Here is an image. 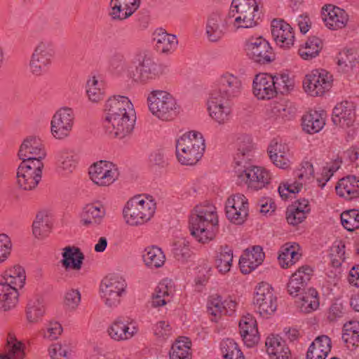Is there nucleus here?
<instances>
[{"label":"nucleus","mask_w":359,"mask_h":359,"mask_svg":"<svg viewBox=\"0 0 359 359\" xmlns=\"http://www.w3.org/2000/svg\"><path fill=\"white\" fill-rule=\"evenodd\" d=\"M237 306L236 302L229 297L223 299L218 294L212 295L208 303V312L212 316L211 320L217 322L222 315H231Z\"/></svg>","instance_id":"nucleus-25"},{"label":"nucleus","mask_w":359,"mask_h":359,"mask_svg":"<svg viewBox=\"0 0 359 359\" xmlns=\"http://www.w3.org/2000/svg\"><path fill=\"white\" fill-rule=\"evenodd\" d=\"M141 0H111L109 15L114 20L130 18L140 7Z\"/></svg>","instance_id":"nucleus-28"},{"label":"nucleus","mask_w":359,"mask_h":359,"mask_svg":"<svg viewBox=\"0 0 359 359\" xmlns=\"http://www.w3.org/2000/svg\"><path fill=\"white\" fill-rule=\"evenodd\" d=\"M191 235L196 242L208 244L219 232V217L217 208L212 203L204 201L194 206L189 219Z\"/></svg>","instance_id":"nucleus-1"},{"label":"nucleus","mask_w":359,"mask_h":359,"mask_svg":"<svg viewBox=\"0 0 359 359\" xmlns=\"http://www.w3.org/2000/svg\"><path fill=\"white\" fill-rule=\"evenodd\" d=\"M235 174L237 182L241 185H245L248 189L259 191L271 183L272 174L264 167L253 165H243L235 167Z\"/></svg>","instance_id":"nucleus-7"},{"label":"nucleus","mask_w":359,"mask_h":359,"mask_svg":"<svg viewBox=\"0 0 359 359\" xmlns=\"http://www.w3.org/2000/svg\"><path fill=\"white\" fill-rule=\"evenodd\" d=\"M154 41L157 51L164 54L175 51L178 44L175 35L168 34L162 29H157L154 32Z\"/></svg>","instance_id":"nucleus-38"},{"label":"nucleus","mask_w":359,"mask_h":359,"mask_svg":"<svg viewBox=\"0 0 359 359\" xmlns=\"http://www.w3.org/2000/svg\"><path fill=\"white\" fill-rule=\"evenodd\" d=\"M206 106L210 118L217 126H223L231 122L233 111L231 100L219 97L217 93H209Z\"/></svg>","instance_id":"nucleus-10"},{"label":"nucleus","mask_w":359,"mask_h":359,"mask_svg":"<svg viewBox=\"0 0 359 359\" xmlns=\"http://www.w3.org/2000/svg\"><path fill=\"white\" fill-rule=\"evenodd\" d=\"M272 37L276 45L284 49L293 46L295 40L292 26L282 19H273L271 23Z\"/></svg>","instance_id":"nucleus-23"},{"label":"nucleus","mask_w":359,"mask_h":359,"mask_svg":"<svg viewBox=\"0 0 359 359\" xmlns=\"http://www.w3.org/2000/svg\"><path fill=\"white\" fill-rule=\"evenodd\" d=\"M83 259L84 255L79 248L69 245L62 249L60 263L65 269L80 270Z\"/></svg>","instance_id":"nucleus-37"},{"label":"nucleus","mask_w":359,"mask_h":359,"mask_svg":"<svg viewBox=\"0 0 359 359\" xmlns=\"http://www.w3.org/2000/svg\"><path fill=\"white\" fill-rule=\"evenodd\" d=\"M137 324L133 320L118 316L108 326L107 332L115 341H124L132 339L138 332Z\"/></svg>","instance_id":"nucleus-19"},{"label":"nucleus","mask_w":359,"mask_h":359,"mask_svg":"<svg viewBox=\"0 0 359 359\" xmlns=\"http://www.w3.org/2000/svg\"><path fill=\"white\" fill-rule=\"evenodd\" d=\"M267 152L270 160L277 168L287 169L290 167V147L287 144L273 140L268 147Z\"/></svg>","instance_id":"nucleus-27"},{"label":"nucleus","mask_w":359,"mask_h":359,"mask_svg":"<svg viewBox=\"0 0 359 359\" xmlns=\"http://www.w3.org/2000/svg\"><path fill=\"white\" fill-rule=\"evenodd\" d=\"M43 162L22 161L17 170V184L24 190L36 188L41 179Z\"/></svg>","instance_id":"nucleus-14"},{"label":"nucleus","mask_w":359,"mask_h":359,"mask_svg":"<svg viewBox=\"0 0 359 359\" xmlns=\"http://www.w3.org/2000/svg\"><path fill=\"white\" fill-rule=\"evenodd\" d=\"M307 217L304 214V210L301 211L299 209H294L291 207L288 208L286 212V219L287 222L293 226L298 225L302 223Z\"/></svg>","instance_id":"nucleus-64"},{"label":"nucleus","mask_w":359,"mask_h":359,"mask_svg":"<svg viewBox=\"0 0 359 359\" xmlns=\"http://www.w3.org/2000/svg\"><path fill=\"white\" fill-rule=\"evenodd\" d=\"M75 114L74 110L67 107L58 109L50 120V133L56 140L68 137L74 128Z\"/></svg>","instance_id":"nucleus-13"},{"label":"nucleus","mask_w":359,"mask_h":359,"mask_svg":"<svg viewBox=\"0 0 359 359\" xmlns=\"http://www.w3.org/2000/svg\"><path fill=\"white\" fill-rule=\"evenodd\" d=\"M105 215V208L100 203L86 204L80 214L81 223L86 226L100 224Z\"/></svg>","instance_id":"nucleus-34"},{"label":"nucleus","mask_w":359,"mask_h":359,"mask_svg":"<svg viewBox=\"0 0 359 359\" xmlns=\"http://www.w3.org/2000/svg\"><path fill=\"white\" fill-rule=\"evenodd\" d=\"M253 301L260 315L264 317L273 314L277 309L273 289L266 282H261L255 287Z\"/></svg>","instance_id":"nucleus-17"},{"label":"nucleus","mask_w":359,"mask_h":359,"mask_svg":"<svg viewBox=\"0 0 359 359\" xmlns=\"http://www.w3.org/2000/svg\"><path fill=\"white\" fill-rule=\"evenodd\" d=\"M229 17L233 18L232 25L236 29L255 27L260 18L259 6L256 0H233Z\"/></svg>","instance_id":"nucleus-6"},{"label":"nucleus","mask_w":359,"mask_h":359,"mask_svg":"<svg viewBox=\"0 0 359 359\" xmlns=\"http://www.w3.org/2000/svg\"><path fill=\"white\" fill-rule=\"evenodd\" d=\"M147 104L150 113L161 121H172L181 113L182 107L170 92L154 89L147 96Z\"/></svg>","instance_id":"nucleus-2"},{"label":"nucleus","mask_w":359,"mask_h":359,"mask_svg":"<svg viewBox=\"0 0 359 359\" xmlns=\"http://www.w3.org/2000/svg\"><path fill=\"white\" fill-rule=\"evenodd\" d=\"M237 151L234 156L236 167L250 165L254 156V144L248 135H242L237 139Z\"/></svg>","instance_id":"nucleus-33"},{"label":"nucleus","mask_w":359,"mask_h":359,"mask_svg":"<svg viewBox=\"0 0 359 359\" xmlns=\"http://www.w3.org/2000/svg\"><path fill=\"white\" fill-rule=\"evenodd\" d=\"M226 218L236 225L243 224L249 215L248 200L243 194L229 196L225 202Z\"/></svg>","instance_id":"nucleus-18"},{"label":"nucleus","mask_w":359,"mask_h":359,"mask_svg":"<svg viewBox=\"0 0 359 359\" xmlns=\"http://www.w3.org/2000/svg\"><path fill=\"white\" fill-rule=\"evenodd\" d=\"M342 226L348 231H353L359 228V211L350 210L341 214Z\"/></svg>","instance_id":"nucleus-59"},{"label":"nucleus","mask_w":359,"mask_h":359,"mask_svg":"<svg viewBox=\"0 0 359 359\" xmlns=\"http://www.w3.org/2000/svg\"><path fill=\"white\" fill-rule=\"evenodd\" d=\"M264 253L260 246L256 245L246 249L239 259V266L243 274H248L264 261Z\"/></svg>","instance_id":"nucleus-30"},{"label":"nucleus","mask_w":359,"mask_h":359,"mask_svg":"<svg viewBox=\"0 0 359 359\" xmlns=\"http://www.w3.org/2000/svg\"><path fill=\"white\" fill-rule=\"evenodd\" d=\"M62 332V327L58 322H50L41 330V336L48 340L57 339Z\"/></svg>","instance_id":"nucleus-62"},{"label":"nucleus","mask_w":359,"mask_h":359,"mask_svg":"<svg viewBox=\"0 0 359 359\" xmlns=\"http://www.w3.org/2000/svg\"><path fill=\"white\" fill-rule=\"evenodd\" d=\"M135 111L133 104L128 97L114 95L109 97L104 106V116L130 114Z\"/></svg>","instance_id":"nucleus-32"},{"label":"nucleus","mask_w":359,"mask_h":359,"mask_svg":"<svg viewBox=\"0 0 359 359\" xmlns=\"http://www.w3.org/2000/svg\"><path fill=\"white\" fill-rule=\"evenodd\" d=\"M358 60V53L352 49L340 52L337 62L339 71L344 73L350 72L355 67Z\"/></svg>","instance_id":"nucleus-53"},{"label":"nucleus","mask_w":359,"mask_h":359,"mask_svg":"<svg viewBox=\"0 0 359 359\" xmlns=\"http://www.w3.org/2000/svg\"><path fill=\"white\" fill-rule=\"evenodd\" d=\"M342 339L350 349H353L359 343V322L351 320L344 324Z\"/></svg>","instance_id":"nucleus-52"},{"label":"nucleus","mask_w":359,"mask_h":359,"mask_svg":"<svg viewBox=\"0 0 359 359\" xmlns=\"http://www.w3.org/2000/svg\"><path fill=\"white\" fill-rule=\"evenodd\" d=\"M156 203L151 196L138 195L126 203L123 210L125 222L131 226H138L148 222L154 215Z\"/></svg>","instance_id":"nucleus-3"},{"label":"nucleus","mask_w":359,"mask_h":359,"mask_svg":"<svg viewBox=\"0 0 359 359\" xmlns=\"http://www.w3.org/2000/svg\"><path fill=\"white\" fill-rule=\"evenodd\" d=\"M332 75L323 69H313L304 77L302 87L304 92L312 97H320L332 86Z\"/></svg>","instance_id":"nucleus-8"},{"label":"nucleus","mask_w":359,"mask_h":359,"mask_svg":"<svg viewBox=\"0 0 359 359\" xmlns=\"http://www.w3.org/2000/svg\"><path fill=\"white\" fill-rule=\"evenodd\" d=\"M191 341L186 337H180L172 344L170 351V359H191Z\"/></svg>","instance_id":"nucleus-55"},{"label":"nucleus","mask_w":359,"mask_h":359,"mask_svg":"<svg viewBox=\"0 0 359 359\" xmlns=\"http://www.w3.org/2000/svg\"><path fill=\"white\" fill-rule=\"evenodd\" d=\"M245 50L250 59L259 63L270 62L274 57L269 43L262 36H252L246 40Z\"/></svg>","instance_id":"nucleus-20"},{"label":"nucleus","mask_w":359,"mask_h":359,"mask_svg":"<svg viewBox=\"0 0 359 359\" xmlns=\"http://www.w3.org/2000/svg\"><path fill=\"white\" fill-rule=\"evenodd\" d=\"M221 351L224 359H245L238 344L231 339L223 340L221 343Z\"/></svg>","instance_id":"nucleus-58"},{"label":"nucleus","mask_w":359,"mask_h":359,"mask_svg":"<svg viewBox=\"0 0 359 359\" xmlns=\"http://www.w3.org/2000/svg\"><path fill=\"white\" fill-rule=\"evenodd\" d=\"M273 75L259 73L255 75L252 81V93L255 97L261 100H269L276 97Z\"/></svg>","instance_id":"nucleus-24"},{"label":"nucleus","mask_w":359,"mask_h":359,"mask_svg":"<svg viewBox=\"0 0 359 359\" xmlns=\"http://www.w3.org/2000/svg\"><path fill=\"white\" fill-rule=\"evenodd\" d=\"M142 258L144 264L149 269L161 268L166 260L164 252L156 245L147 247L142 252Z\"/></svg>","instance_id":"nucleus-41"},{"label":"nucleus","mask_w":359,"mask_h":359,"mask_svg":"<svg viewBox=\"0 0 359 359\" xmlns=\"http://www.w3.org/2000/svg\"><path fill=\"white\" fill-rule=\"evenodd\" d=\"M295 180L293 182L297 187L296 191H300L304 184L309 183L314 177V168L309 161L302 162L294 172Z\"/></svg>","instance_id":"nucleus-50"},{"label":"nucleus","mask_w":359,"mask_h":359,"mask_svg":"<svg viewBox=\"0 0 359 359\" xmlns=\"http://www.w3.org/2000/svg\"><path fill=\"white\" fill-rule=\"evenodd\" d=\"M57 169L62 175H67L76 169L77 160L72 151L61 149L57 154Z\"/></svg>","instance_id":"nucleus-43"},{"label":"nucleus","mask_w":359,"mask_h":359,"mask_svg":"<svg viewBox=\"0 0 359 359\" xmlns=\"http://www.w3.org/2000/svg\"><path fill=\"white\" fill-rule=\"evenodd\" d=\"M25 346L13 334H8L6 344L0 354V359H21L25 355Z\"/></svg>","instance_id":"nucleus-49"},{"label":"nucleus","mask_w":359,"mask_h":359,"mask_svg":"<svg viewBox=\"0 0 359 359\" xmlns=\"http://www.w3.org/2000/svg\"><path fill=\"white\" fill-rule=\"evenodd\" d=\"M355 117V107L353 102L344 101L338 103L332 111V121L341 128L351 126Z\"/></svg>","instance_id":"nucleus-29"},{"label":"nucleus","mask_w":359,"mask_h":359,"mask_svg":"<svg viewBox=\"0 0 359 359\" xmlns=\"http://www.w3.org/2000/svg\"><path fill=\"white\" fill-rule=\"evenodd\" d=\"M56 55L55 43L47 39L39 41L31 54L28 68L34 76H41L50 69Z\"/></svg>","instance_id":"nucleus-5"},{"label":"nucleus","mask_w":359,"mask_h":359,"mask_svg":"<svg viewBox=\"0 0 359 359\" xmlns=\"http://www.w3.org/2000/svg\"><path fill=\"white\" fill-rule=\"evenodd\" d=\"M233 250L228 245L221 246L215 257V266L221 273H226L231 269L233 262Z\"/></svg>","instance_id":"nucleus-51"},{"label":"nucleus","mask_w":359,"mask_h":359,"mask_svg":"<svg viewBox=\"0 0 359 359\" xmlns=\"http://www.w3.org/2000/svg\"><path fill=\"white\" fill-rule=\"evenodd\" d=\"M1 277V282L15 286L18 290L24 286L26 280L25 271L20 265H15L6 269Z\"/></svg>","instance_id":"nucleus-45"},{"label":"nucleus","mask_w":359,"mask_h":359,"mask_svg":"<svg viewBox=\"0 0 359 359\" xmlns=\"http://www.w3.org/2000/svg\"><path fill=\"white\" fill-rule=\"evenodd\" d=\"M52 225L48 216L44 212H39L32 224V233L35 238L43 239L47 237Z\"/></svg>","instance_id":"nucleus-54"},{"label":"nucleus","mask_w":359,"mask_h":359,"mask_svg":"<svg viewBox=\"0 0 359 359\" xmlns=\"http://www.w3.org/2000/svg\"><path fill=\"white\" fill-rule=\"evenodd\" d=\"M81 303V293L78 290L71 289L65 294L64 306L68 311H74Z\"/></svg>","instance_id":"nucleus-61"},{"label":"nucleus","mask_w":359,"mask_h":359,"mask_svg":"<svg viewBox=\"0 0 359 359\" xmlns=\"http://www.w3.org/2000/svg\"><path fill=\"white\" fill-rule=\"evenodd\" d=\"M301 257L300 247L294 243H286L282 247L278 259L280 266L283 269H287L294 265Z\"/></svg>","instance_id":"nucleus-42"},{"label":"nucleus","mask_w":359,"mask_h":359,"mask_svg":"<svg viewBox=\"0 0 359 359\" xmlns=\"http://www.w3.org/2000/svg\"><path fill=\"white\" fill-rule=\"evenodd\" d=\"M18 301V290L15 286L0 281V310L9 311L13 309Z\"/></svg>","instance_id":"nucleus-40"},{"label":"nucleus","mask_w":359,"mask_h":359,"mask_svg":"<svg viewBox=\"0 0 359 359\" xmlns=\"http://www.w3.org/2000/svg\"><path fill=\"white\" fill-rule=\"evenodd\" d=\"M126 287L125 280L120 276L105 277L100 287V296L104 304L109 308L117 307L126 294Z\"/></svg>","instance_id":"nucleus-9"},{"label":"nucleus","mask_w":359,"mask_h":359,"mask_svg":"<svg viewBox=\"0 0 359 359\" xmlns=\"http://www.w3.org/2000/svg\"><path fill=\"white\" fill-rule=\"evenodd\" d=\"M18 156L22 161H39L46 156V150L43 142L36 136L26 138L22 143Z\"/></svg>","instance_id":"nucleus-21"},{"label":"nucleus","mask_w":359,"mask_h":359,"mask_svg":"<svg viewBox=\"0 0 359 359\" xmlns=\"http://www.w3.org/2000/svg\"><path fill=\"white\" fill-rule=\"evenodd\" d=\"M86 88V95L90 102L97 103L104 99L105 83L100 77L93 76L89 78Z\"/></svg>","instance_id":"nucleus-48"},{"label":"nucleus","mask_w":359,"mask_h":359,"mask_svg":"<svg viewBox=\"0 0 359 359\" xmlns=\"http://www.w3.org/2000/svg\"><path fill=\"white\" fill-rule=\"evenodd\" d=\"M239 330L244 344L248 347H252L258 343L259 336L257 320L251 314L242 317L239 322Z\"/></svg>","instance_id":"nucleus-31"},{"label":"nucleus","mask_w":359,"mask_h":359,"mask_svg":"<svg viewBox=\"0 0 359 359\" xmlns=\"http://www.w3.org/2000/svg\"><path fill=\"white\" fill-rule=\"evenodd\" d=\"M337 194L346 200L359 197V177L348 175L340 179L335 187Z\"/></svg>","instance_id":"nucleus-36"},{"label":"nucleus","mask_w":359,"mask_h":359,"mask_svg":"<svg viewBox=\"0 0 359 359\" xmlns=\"http://www.w3.org/2000/svg\"><path fill=\"white\" fill-rule=\"evenodd\" d=\"M323 46V43L320 38L311 36L299 46L298 54L302 59L311 60L319 55Z\"/></svg>","instance_id":"nucleus-47"},{"label":"nucleus","mask_w":359,"mask_h":359,"mask_svg":"<svg viewBox=\"0 0 359 359\" xmlns=\"http://www.w3.org/2000/svg\"><path fill=\"white\" fill-rule=\"evenodd\" d=\"M226 30V19L221 12H212L208 15L205 25V34L210 41H219L224 36Z\"/></svg>","instance_id":"nucleus-26"},{"label":"nucleus","mask_w":359,"mask_h":359,"mask_svg":"<svg viewBox=\"0 0 359 359\" xmlns=\"http://www.w3.org/2000/svg\"><path fill=\"white\" fill-rule=\"evenodd\" d=\"M12 248L11 238L6 233H0V264L5 262L9 258Z\"/></svg>","instance_id":"nucleus-63"},{"label":"nucleus","mask_w":359,"mask_h":359,"mask_svg":"<svg viewBox=\"0 0 359 359\" xmlns=\"http://www.w3.org/2000/svg\"><path fill=\"white\" fill-rule=\"evenodd\" d=\"M46 312L43 299L34 296L28 300L26 307V318L30 323H37L42 320Z\"/></svg>","instance_id":"nucleus-46"},{"label":"nucleus","mask_w":359,"mask_h":359,"mask_svg":"<svg viewBox=\"0 0 359 359\" xmlns=\"http://www.w3.org/2000/svg\"><path fill=\"white\" fill-rule=\"evenodd\" d=\"M205 149L204 137L198 131L185 133L176 142L177 158L182 165H195L203 156Z\"/></svg>","instance_id":"nucleus-4"},{"label":"nucleus","mask_w":359,"mask_h":359,"mask_svg":"<svg viewBox=\"0 0 359 359\" xmlns=\"http://www.w3.org/2000/svg\"><path fill=\"white\" fill-rule=\"evenodd\" d=\"M331 339L327 335L318 336L310 345L307 359H325L331 351Z\"/></svg>","instance_id":"nucleus-39"},{"label":"nucleus","mask_w":359,"mask_h":359,"mask_svg":"<svg viewBox=\"0 0 359 359\" xmlns=\"http://www.w3.org/2000/svg\"><path fill=\"white\" fill-rule=\"evenodd\" d=\"M326 118L325 110H311L302 116V128L309 134L317 133L324 128Z\"/></svg>","instance_id":"nucleus-35"},{"label":"nucleus","mask_w":359,"mask_h":359,"mask_svg":"<svg viewBox=\"0 0 359 359\" xmlns=\"http://www.w3.org/2000/svg\"><path fill=\"white\" fill-rule=\"evenodd\" d=\"M139 64L136 67V74L133 80L140 84H147L160 78L166 73V67L156 62L150 56L140 53Z\"/></svg>","instance_id":"nucleus-12"},{"label":"nucleus","mask_w":359,"mask_h":359,"mask_svg":"<svg viewBox=\"0 0 359 359\" xmlns=\"http://www.w3.org/2000/svg\"><path fill=\"white\" fill-rule=\"evenodd\" d=\"M51 359H70L73 353L72 344L66 341L52 344L48 349Z\"/></svg>","instance_id":"nucleus-56"},{"label":"nucleus","mask_w":359,"mask_h":359,"mask_svg":"<svg viewBox=\"0 0 359 359\" xmlns=\"http://www.w3.org/2000/svg\"><path fill=\"white\" fill-rule=\"evenodd\" d=\"M173 288L167 280L160 282L152 295L151 306L155 308L161 307L172 301Z\"/></svg>","instance_id":"nucleus-44"},{"label":"nucleus","mask_w":359,"mask_h":359,"mask_svg":"<svg viewBox=\"0 0 359 359\" xmlns=\"http://www.w3.org/2000/svg\"><path fill=\"white\" fill-rule=\"evenodd\" d=\"M88 174L91 181L99 187H109L119 177L117 165L111 161H99L90 166Z\"/></svg>","instance_id":"nucleus-15"},{"label":"nucleus","mask_w":359,"mask_h":359,"mask_svg":"<svg viewBox=\"0 0 359 359\" xmlns=\"http://www.w3.org/2000/svg\"><path fill=\"white\" fill-rule=\"evenodd\" d=\"M135 120V111L121 115L104 116L103 127L110 136L122 139L132 133Z\"/></svg>","instance_id":"nucleus-11"},{"label":"nucleus","mask_w":359,"mask_h":359,"mask_svg":"<svg viewBox=\"0 0 359 359\" xmlns=\"http://www.w3.org/2000/svg\"><path fill=\"white\" fill-rule=\"evenodd\" d=\"M274 79V86L276 90V95L288 93L294 88V80L287 74H280L273 75Z\"/></svg>","instance_id":"nucleus-60"},{"label":"nucleus","mask_w":359,"mask_h":359,"mask_svg":"<svg viewBox=\"0 0 359 359\" xmlns=\"http://www.w3.org/2000/svg\"><path fill=\"white\" fill-rule=\"evenodd\" d=\"M242 88V82L237 76L225 72L216 79L209 93H217L219 97L231 100L240 95Z\"/></svg>","instance_id":"nucleus-16"},{"label":"nucleus","mask_w":359,"mask_h":359,"mask_svg":"<svg viewBox=\"0 0 359 359\" xmlns=\"http://www.w3.org/2000/svg\"><path fill=\"white\" fill-rule=\"evenodd\" d=\"M319 297L317 290L309 288L301 299L299 308L302 312L311 313L319 307Z\"/></svg>","instance_id":"nucleus-57"},{"label":"nucleus","mask_w":359,"mask_h":359,"mask_svg":"<svg viewBox=\"0 0 359 359\" xmlns=\"http://www.w3.org/2000/svg\"><path fill=\"white\" fill-rule=\"evenodd\" d=\"M321 16L326 27L331 30L344 29L349 22L348 13L333 4L323 6L321 9Z\"/></svg>","instance_id":"nucleus-22"}]
</instances>
